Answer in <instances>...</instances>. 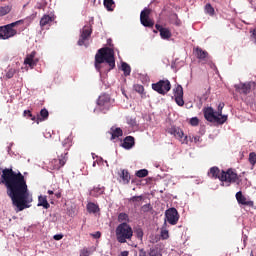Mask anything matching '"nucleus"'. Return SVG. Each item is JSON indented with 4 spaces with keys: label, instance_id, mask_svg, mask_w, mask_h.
<instances>
[{
    "label": "nucleus",
    "instance_id": "obj_55",
    "mask_svg": "<svg viewBox=\"0 0 256 256\" xmlns=\"http://www.w3.org/2000/svg\"><path fill=\"white\" fill-rule=\"evenodd\" d=\"M164 225H167V222H165Z\"/></svg>",
    "mask_w": 256,
    "mask_h": 256
},
{
    "label": "nucleus",
    "instance_id": "obj_2",
    "mask_svg": "<svg viewBox=\"0 0 256 256\" xmlns=\"http://www.w3.org/2000/svg\"><path fill=\"white\" fill-rule=\"evenodd\" d=\"M103 63H107L109 65V71H111V69H115V51L112 48H100L96 53L95 68L97 71H101V64Z\"/></svg>",
    "mask_w": 256,
    "mask_h": 256
},
{
    "label": "nucleus",
    "instance_id": "obj_41",
    "mask_svg": "<svg viewBox=\"0 0 256 256\" xmlns=\"http://www.w3.org/2000/svg\"><path fill=\"white\" fill-rule=\"evenodd\" d=\"M153 207L151 206V204H145L141 207V211H143V213H149V211H152Z\"/></svg>",
    "mask_w": 256,
    "mask_h": 256
},
{
    "label": "nucleus",
    "instance_id": "obj_14",
    "mask_svg": "<svg viewBox=\"0 0 256 256\" xmlns=\"http://www.w3.org/2000/svg\"><path fill=\"white\" fill-rule=\"evenodd\" d=\"M93 33V28L91 26L86 25L83 27L80 38L78 40V45L82 47V45H85V41L91 37V34Z\"/></svg>",
    "mask_w": 256,
    "mask_h": 256
},
{
    "label": "nucleus",
    "instance_id": "obj_19",
    "mask_svg": "<svg viewBox=\"0 0 256 256\" xmlns=\"http://www.w3.org/2000/svg\"><path fill=\"white\" fill-rule=\"evenodd\" d=\"M109 134L111 135V141H115V139H119V137H123V130L121 128L112 127L110 129Z\"/></svg>",
    "mask_w": 256,
    "mask_h": 256
},
{
    "label": "nucleus",
    "instance_id": "obj_54",
    "mask_svg": "<svg viewBox=\"0 0 256 256\" xmlns=\"http://www.w3.org/2000/svg\"><path fill=\"white\" fill-rule=\"evenodd\" d=\"M176 25H179V22H176Z\"/></svg>",
    "mask_w": 256,
    "mask_h": 256
},
{
    "label": "nucleus",
    "instance_id": "obj_52",
    "mask_svg": "<svg viewBox=\"0 0 256 256\" xmlns=\"http://www.w3.org/2000/svg\"><path fill=\"white\" fill-rule=\"evenodd\" d=\"M53 190H48V195H53Z\"/></svg>",
    "mask_w": 256,
    "mask_h": 256
},
{
    "label": "nucleus",
    "instance_id": "obj_7",
    "mask_svg": "<svg viewBox=\"0 0 256 256\" xmlns=\"http://www.w3.org/2000/svg\"><path fill=\"white\" fill-rule=\"evenodd\" d=\"M152 89L156 93H159V95H167L171 91V82L168 79L159 80L152 84Z\"/></svg>",
    "mask_w": 256,
    "mask_h": 256
},
{
    "label": "nucleus",
    "instance_id": "obj_29",
    "mask_svg": "<svg viewBox=\"0 0 256 256\" xmlns=\"http://www.w3.org/2000/svg\"><path fill=\"white\" fill-rule=\"evenodd\" d=\"M134 91H136V93H139V95H141V97H145V87H143V85L141 84H134L133 86Z\"/></svg>",
    "mask_w": 256,
    "mask_h": 256
},
{
    "label": "nucleus",
    "instance_id": "obj_43",
    "mask_svg": "<svg viewBox=\"0 0 256 256\" xmlns=\"http://www.w3.org/2000/svg\"><path fill=\"white\" fill-rule=\"evenodd\" d=\"M161 252H159V248H151L149 252V256H159Z\"/></svg>",
    "mask_w": 256,
    "mask_h": 256
},
{
    "label": "nucleus",
    "instance_id": "obj_5",
    "mask_svg": "<svg viewBox=\"0 0 256 256\" xmlns=\"http://www.w3.org/2000/svg\"><path fill=\"white\" fill-rule=\"evenodd\" d=\"M204 118L209 123H217V125H223L227 121V116H219L213 107H207L203 110Z\"/></svg>",
    "mask_w": 256,
    "mask_h": 256
},
{
    "label": "nucleus",
    "instance_id": "obj_12",
    "mask_svg": "<svg viewBox=\"0 0 256 256\" xmlns=\"http://www.w3.org/2000/svg\"><path fill=\"white\" fill-rule=\"evenodd\" d=\"M234 87L237 93H240L241 95H249L252 87H255V82L240 83L236 84Z\"/></svg>",
    "mask_w": 256,
    "mask_h": 256
},
{
    "label": "nucleus",
    "instance_id": "obj_3",
    "mask_svg": "<svg viewBox=\"0 0 256 256\" xmlns=\"http://www.w3.org/2000/svg\"><path fill=\"white\" fill-rule=\"evenodd\" d=\"M208 176L212 179H219L222 183H237L239 176L235 173V170L229 168L227 171L220 170L219 167H211Z\"/></svg>",
    "mask_w": 256,
    "mask_h": 256
},
{
    "label": "nucleus",
    "instance_id": "obj_11",
    "mask_svg": "<svg viewBox=\"0 0 256 256\" xmlns=\"http://www.w3.org/2000/svg\"><path fill=\"white\" fill-rule=\"evenodd\" d=\"M151 15V9L144 8L140 13V23L144 27H153L154 23L149 16Z\"/></svg>",
    "mask_w": 256,
    "mask_h": 256
},
{
    "label": "nucleus",
    "instance_id": "obj_22",
    "mask_svg": "<svg viewBox=\"0 0 256 256\" xmlns=\"http://www.w3.org/2000/svg\"><path fill=\"white\" fill-rule=\"evenodd\" d=\"M49 119V110L47 108H44L40 111V114L36 117V123H39L41 121H47Z\"/></svg>",
    "mask_w": 256,
    "mask_h": 256
},
{
    "label": "nucleus",
    "instance_id": "obj_42",
    "mask_svg": "<svg viewBox=\"0 0 256 256\" xmlns=\"http://www.w3.org/2000/svg\"><path fill=\"white\" fill-rule=\"evenodd\" d=\"M249 163H251L252 165L256 164V153L255 152H251L249 154Z\"/></svg>",
    "mask_w": 256,
    "mask_h": 256
},
{
    "label": "nucleus",
    "instance_id": "obj_39",
    "mask_svg": "<svg viewBox=\"0 0 256 256\" xmlns=\"http://www.w3.org/2000/svg\"><path fill=\"white\" fill-rule=\"evenodd\" d=\"M134 233H135L137 239H140V240L143 239L144 233H143V229L142 228H136Z\"/></svg>",
    "mask_w": 256,
    "mask_h": 256
},
{
    "label": "nucleus",
    "instance_id": "obj_31",
    "mask_svg": "<svg viewBox=\"0 0 256 256\" xmlns=\"http://www.w3.org/2000/svg\"><path fill=\"white\" fill-rule=\"evenodd\" d=\"M23 117L31 119V121H37V116H34L33 113H31V110H24Z\"/></svg>",
    "mask_w": 256,
    "mask_h": 256
},
{
    "label": "nucleus",
    "instance_id": "obj_51",
    "mask_svg": "<svg viewBox=\"0 0 256 256\" xmlns=\"http://www.w3.org/2000/svg\"><path fill=\"white\" fill-rule=\"evenodd\" d=\"M121 256H129V251H123V252H121Z\"/></svg>",
    "mask_w": 256,
    "mask_h": 256
},
{
    "label": "nucleus",
    "instance_id": "obj_53",
    "mask_svg": "<svg viewBox=\"0 0 256 256\" xmlns=\"http://www.w3.org/2000/svg\"><path fill=\"white\" fill-rule=\"evenodd\" d=\"M57 199H60L61 193L56 194Z\"/></svg>",
    "mask_w": 256,
    "mask_h": 256
},
{
    "label": "nucleus",
    "instance_id": "obj_18",
    "mask_svg": "<svg viewBox=\"0 0 256 256\" xmlns=\"http://www.w3.org/2000/svg\"><path fill=\"white\" fill-rule=\"evenodd\" d=\"M157 31L160 33L161 39L169 40L172 37L171 30L169 28H163V26L156 24Z\"/></svg>",
    "mask_w": 256,
    "mask_h": 256
},
{
    "label": "nucleus",
    "instance_id": "obj_21",
    "mask_svg": "<svg viewBox=\"0 0 256 256\" xmlns=\"http://www.w3.org/2000/svg\"><path fill=\"white\" fill-rule=\"evenodd\" d=\"M195 53H196L197 59H199L200 61H205L206 59L209 58V52L199 47L195 49Z\"/></svg>",
    "mask_w": 256,
    "mask_h": 256
},
{
    "label": "nucleus",
    "instance_id": "obj_9",
    "mask_svg": "<svg viewBox=\"0 0 256 256\" xmlns=\"http://www.w3.org/2000/svg\"><path fill=\"white\" fill-rule=\"evenodd\" d=\"M65 163H67V152H65L64 154H61V156H58V158L53 159L49 163L50 169L59 171V169H61V167H65Z\"/></svg>",
    "mask_w": 256,
    "mask_h": 256
},
{
    "label": "nucleus",
    "instance_id": "obj_24",
    "mask_svg": "<svg viewBox=\"0 0 256 256\" xmlns=\"http://www.w3.org/2000/svg\"><path fill=\"white\" fill-rule=\"evenodd\" d=\"M174 136L176 139H179L182 143H187V136L183 133V130L180 128H175L174 129Z\"/></svg>",
    "mask_w": 256,
    "mask_h": 256
},
{
    "label": "nucleus",
    "instance_id": "obj_32",
    "mask_svg": "<svg viewBox=\"0 0 256 256\" xmlns=\"http://www.w3.org/2000/svg\"><path fill=\"white\" fill-rule=\"evenodd\" d=\"M104 7L108 11H113V7H115V2L113 0H104Z\"/></svg>",
    "mask_w": 256,
    "mask_h": 256
},
{
    "label": "nucleus",
    "instance_id": "obj_30",
    "mask_svg": "<svg viewBox=\"0 0 256 256\" xmlns=\"http://www.w3.org/2000/svg\"><path fill=\"white\" fill-rule=\"evenodd\" d=\"M121 67H122V71H124L125 77H129V75H131V66H129L127 62H123Z\"/></svg>",
    "mask_w": 256,
    "mask_h": 256
},
{
    "label": "nucleus",
    "instance_id": "obj_40",
    "mask_svg": "<svg viewBox=\"0 0 256 256\" xmlns=\"http://www.w3.org/2000/svg\"><path fill=\"white\" fill-rule=\"evenodd\" d=\"M161 239L165 240L169 238V230L162 228L160 233Z\"/></svg>",
    "mask_w": 256,
    "mask_h": 256
},
{
    "label": "nucleus",
    "instance_id": "obj_45",
    "mask_svg": "<svg viewBox=\"0 0 256 256\" xmlns=\"http://www.w3.org/2000/svg\"><path fill=\"white\" fill-rule=\"evenodd\" d=\"M142 199H143L142 196H133L130 198V201H132V203H139L141 202Z\"/></svg>",
    "mask_w": 256,
    "mask_h": 256
},
{
    "label": "nucleus",
    "instance_id": "obj_8",
    "mask_svg": "<svg viewBox=\"0 0 256 256\" xmlns=\"http://www.w3.org/2000/svg\"><path fill=\"white\" fill-rule=\"evenodd\" d=\"M99 111L107 113L111 109V97L108 94H102L97 100Z\"/></svg>",
    "mask_w": 256,
    "mask_h": 256
},
{
    "label": "nucleus",
    "instance_id": "obj_35",
    "mask_svg": "<svg viewBox=\"0 0 256 256\" xmlns=\"http://www.w3.org/2000/svg\"><path fill=\"white\" fill-rule=\"evenodd\" d=\"M15 73H17V70L15 68H10L7 72H6V78L7 79H13V77L15 76Z\"/></svg>",
    "mask_w": 256,
    "mask_h": 256
},
{
    "label": "nucleus",
    "instance_id": "obj_38",
    "mask_svg": "<svg viewBox=\"0 0 256 256\" xmlns=\"http://www.w3.org/2000/svg\"><path fill=\"white\" fill-rule=\"evenodd\" d=\"M225 107V103H220L218 105V110H217V114L220 116V117H227V115H223V108Z\"/></svg>",
    "mask_w": 256,
    "mask_h": 256
},
{
    "label": "nucleus",
    "instance_id": "obj_50",
    "mask_svg": "<svg viewBox=\"0 0 256 256\" xmlns=\"http://www.w3.org/2000/svg\"><path fill=\"white\" fill-rule=\"evenodd\" d=\"M200 139H201V137H199V136H194V137L192 138V141H194V143H198V141H200Z\"/></svg>",
    "mask_w": 256,
    "mask_h": 256
},
{
    "label": "nucleus",
    "instance_id": "obj_37",
    "mask_svg": "<svg viewBox=\"0 0 256 256\" xmlns=\"http://www.w3.org/2000/svg\"><path fill=\"white\" fill-rule=\"evenodd\" d=\"M118 221L119 223H123V221H129V215H127V213H120L118 215Z\"/></svg>",
    "mask_w": 256,
    "mask_h": 256
},
{
    "label": "nucleus",
    "instance_id": "obj_26",
    "mask_svg": "<svg viewBox=\"0 0 256 256\" xmlns=\"http://www.w3.org/2000/svg\"><path fill=\"white\" fill-rule=\"evenodd\" d=\"M86 209H87L88 213H92V214L99 213V211H101V208H99V205H97L93 202H89L86 205Z\"/></svg>",
    "mask_w": 256,
    "mask_h": 256
},
{
    "label": "nucleus",
    "instance_id": "obj_15",
    "mask_svg": "<svg viewBox=\"0 0 256 256\" xmlns=\"http://www.w3.org/2000/svg\"><path fill=\"white\" fill-rule=\"evenodd\" d=\"M36 55V51H32L30 54L26 55V58L24 59V65H28L30 69L37 67V63H39V58H37Z\"/></svg>",
    "mask_w": 256,
    "mask_h": 256
},
{
    "label": "nucleus",
    "instance_id": "obj_16",
    "mask_svg": "<svg viewBox=\"0 0 256 256\" xmlns=\"http://www.w3.org/2000/svg\"><path fill=\"white\" fill-rule=\"evenodd\" d=\"M236 201H238L239 205H246V207H253L255 205L253 201L247 200L241 191L236 193Z\"/></svg>",
    "mask_w": 256,
    "mask_h": 256
},
{
    "label": "nucleus",
    "instance_id": "obj_49",
    "mask_svg": "<svg viewBox=\"0 0 256 256\" xmlns=\"http://www.w3.org/2000/svg\"><path fill=\"white\" fill-rule=\"evenodd\" d=\"M94 239H101V232L97 231L95 234H91Z\"/></svg>",
    "mask_w": 256,
    "mask_h": 256
},
{
    "label": "nucleus",
    "instance_id": "obj_47",
    "mask_svg": "<svg viewBox=\"0 0 256 256\" xmlns=\"http://www.w3.org/2000/svg\"><path fill=\"white\" fill-rule=\"evenodd\" d=\"M251 34V40L256 43V28H254L252 31H250Z\"/></svg>",
    "mask_w": 256,
    "mask_h": 256
},
{
    "label": "nucleus",
    "instance_id": "obj_48",
    "mask_svg": "<svg viewBox=\"0 0 256 256\" xmlns=\"http://www.w3.org/2000/svg\"><path fill=\"white\" fill-rule=\"evenodd\" d=\"M53 239L55 241H61V239H63V234H56L53 236Z\"/></svg>",
    "mask_w": 256,
    "mask_h": 256
},
{
    "label": "nucleus",
    "instance_id": "obj_10",
    "mask_svg": "<svg viewBox=\"0 0 256 256\" xmlns=\"http://www.w3.org/2000/svg\"><path fill=\"white\" fill-rule=\"evenodd\" d=\"M165 221H168L170 225H177V223H179V212L176 208L166 210Z\"/></svg>",
    "mask_w": 256,
    "mask_h": 256
},
{
    "label": "nucleus",
    "instance_id": "obj_25",
    "mask_svg": "<svg viewBox=\"0 0 256 256\" xmlns=\"http://www.w3.org/2000/svg\"><path fill=\"white\" fill-rule=\"evenodd\" d=\"M105 193V187H101L100 185L97 187H94L92 190H90L91 197H99L100 195H103Z\"/></svg>",
    "mask_w": 256,
    "mask_h": 256
},
{
    "label": "nucleus",
    "instance_id": "obj_17",
    "mask_svg": "<svg viewBox=\"0 0 256 256\" xmlns=\"http://www.w3.org/2000/svg\"><path fill=\"white\" fill-rule=\"evenodd\" d=\"M55 21V16H50L45 14L40 20L41 29H47V27H51V23Z\"/></svg>",
    "mask_w": 256,
    "mask_h": 256
},
{
    "label": "nucleus",
    "instance_id": "obj_27",
    "mask_svg": "<svg viewBox=\"0 0 256 256\" xmlns=\"http://www.w3.org/2000/svg\"><path fill=\"white\" fill-rule=\"evenodd\" d=\"M38 207H44V209H49V207H51V205L47 201V196L38 197Z\"/></svg>",
    "mask_w": 256,
    "mask_h": 256
},
{
    "label": "nucleus",
    "instance_id": "obj_36",
    "mask_svg": "<svg viewBox=\"0 0 256 256\" xmlns=\"http://www.w3.org/2000/svg\"><path fill=\"white\" fill-rule=\"evenodd\" d=\"M62 145L65 149V151H69V149L71 148V138H66L63 142Z\"/></svg>",
    "mask_w": 256,
    "mask_h": 256
},
{
    "label": "nucleus",
    "instance_id": "obj_34",
    "mask_svg": "<svg viewBox=\"0 0 256 256\" xmlns=\"http://www.w3.org/2000/svg\"><path fill=\"white\" fill-rule=\"evenodd\" d=\"M149 175V171L147 169H141L136 172V177L139 179H143V177H147Z\"/></svg>",
    "mask_w": 256,
    "mask_h": 256
},
{
    "label": "nucleus",
    "instance_id": "obj_46",
    "mask_svg": "<svg viewBox=\"0 0 256 256\" xmlns=\"http://www.w3.org/2000/svg\"><path fill=\"white\" fill-rule=\"evenodd\" d=\"M91 255V251H89V249L87 248H83L80 252V256H90Z\"/></svg>",
    "mask_w": 256,
    "mask_h": 256
},
{
    "label": "nucleus",
    "instance_id": "obj_6",
    "mask_svg": "<svg viewBox=\"0 0 256 256\" xmlns=\"http://www.w3.org/2000/svg\"><path fill=\"white\" fill-rule=\"evenodd\" d=\"M23 23V20H18L8 25L0 26V39H11V37H15V35H17V30L13 27H17V25H23Z\"/></svg>",
    "mask_w": 256,
    "mask_h": 256
},
{
    "label": "nucleus",
    "instance_id": "obj_4",
    "mask_svg": "<svg viewBox=\"0 0 256 256\" xmlns=\"http://www.w3.org/2000/svg\"><path fill=\"white\" fill-rule=\"evenodd\" d=\"M133 238V228L127 222H122L116 228V239L118 243H127Z\"/></svg>",
    "mask_w": 256,
    "mask_h": 256
},
{
    "label": "nucleus",
    "instance_id": "obj_28",
    "mask_svg": "<svg viewBox=\"0 0 256 256\" xmlns=\"http://www.w3.org/2000/svg\"><path fill=\"white\" fill-rule=\"evenodd\" d=\"M13 7L11 5L0 6V17H5V15H9Z\"/></svg>",
    "mask_w": 256,
    "mask_h": 256
},
{
    "label": "nucleus",
    "instance_id": "obj_44",
    "mask_svg": "<svg viewBox=\"0 0 256 256\" xmlns=\"http://www.w3.org/2000/svg\"><path fill=\"white\" fill-rule=\"evenodd\" d=\"M190 125H192V127H197V125H199V118H197V117L191 118Z\"/></svg>",
    "mask_w": 256,
    "mask_h": 256
},
{
    "label": "nucleus",
    "instance_id": "obj_23",
    "mask_svg": "<svg viewBox=\"0 0 256 256\" xmlns=\"http://www.w3.org/2000/svg\"><path fill=\"white\" fill-rule=\"evenodd\" d=\"M119 175H120V178L122 179L124 185H129V181H131V174H129V170L122 169L121 173Z\"/></svg>",
    "mask_w": 256,
    "mask_h": 256
},
{
    "label": "nucleus",
    "instance_id": "obj_1",
    "mask_svg": "<svg viewBox=\"0 0 256 256\" xmlns=\"http://www.w3.org/2000/svg\"><path fill=\"white\" fill-rule=\"evenodd\" d=\"M7 189V195L12 201V205L17 207L18 211H24L29 209L33 199H29V187L27 186V180L21 172H15L11 168H5L2 170V180Z\"/></svg>",
    "mask_w": 256,
    "mask_h": 256
},
{
    "label": "nucleus",
    "instance_id": "obj_33",
    "mask_svg": "<svg viewBox=\"0 0 256 256\" xmlns=\"http://www.w3.org/2000/svg\"><path fill=\"white\" fill-rule=\"evenodd\" d=\"M205 12L211 17H213L215 15V8H213V6H211V4L208 3L205 5Z\"/></svg>",
    "mask_w": 256,
    "mask_h": 256
},
{
    "label": "nucleus",
    "instance_id": "obj_20",
    "mask_svg": "<svg viewBox=\"0 0 256 256\" xmlns=\"http://www.w3.org/2000/svg\"><path fill=\"white\" fill-rule=\"evenodd\" d=\"M135 146V138L133 136H127L124 138L122 147L124 149H132Z\"/></svg>",
    "mask_w": 256,
    "mask_h": 256
},
{
    "label": "nucleus",
    "instance_id": "obj_13",
    "mask_svg": "<svg viewBox=\"0 0 256 256\" xmlns=\"http://www.w3.org/2000/svg\"><path fill=\"white\" fill-rule=\"evenodd\" d=\"M173 93H174L175 103H176L179 107H183V105H185V100H183V86L177 85V86L173 89Z\"/></svg>",
    "mask_w": 256,
    "mask_h": 256
}]
</instances>
